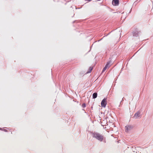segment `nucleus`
Returning <instances> with one entry per match:
<instances>
[{
  "mask_svg": "<svg viewBox=\"0 0 153 153\" xmlns=\"http://www.w3.org/2000/svg\"><path fill=\"white\" fill-rule=\"evenodd\" d=\"M91 134L93 138L101 142H103L105 143L106 142L105 137L100 133L94 131L91 132Z\"/></svg>",
  "mask_w": 153,
  "mask_h": 153,
  "instance_id": "nucleus-1",
  "label": "nucleus"
},
{
  "mask_svg": "<svg viewBox=\"0 0 153 153\" xmlns=\"http://www.w3.org/2000/svg\"><path fill=\"white\" fill-rule=\"evenodd\" d=\"M107 104V98L103 99L101 102V106L102 107L105 108Z\"/></svg>",
  "mask_w": 153,
  "mask_h": 153,
  "instance_id": "nucleus-2",
  "label": "nucleus"
},
{
  "mask_svg": "<svg viewBox=\"0 0 153 153\" xmlns=\"http://www.w3.org/2000/svg\"><path fill=\"white\" fill-rule=\"evenodd\" d=\"M133 126L132 125H127L125 127V131L127 132L130 131L133 128Z\"/></svg>",
  "mask_w": 153,
  "mask_h": 153,
  "instance_id": "nucleus-3",
  "label": "nucleus"
},
{
  "mask_svg": "<svg viewBox=\"0 0 153 153\" xmlns=\"http://www.w3.org/2000/svg\"><path fill=\"white\" fill-rule=\"evenodd\" d=\"M141 111L140 110L136 112L134 114V115L133 117L134 118L137 119L138 117H140Z\"/></svg>",
  "mask_w": 153,
  "mask_h": 153,
  "instance_id": "nucleus-4",
  "label": "nucleus"
},
{
  "mask_svg": "<svg viewBox=\"0 0 153 153\" xmlns=\"http://www.w3.org/2000/svg\"><path fill=\"white\" fill-rule=\"evenodd\" d=\"M132 34L133 36L137 37L139 36V33L137 30H134L133 31Z\"/></svg>",
  "mask_w": 153,
  "mask_h": 153,
  "instance_id": "nucleus-5",
  "label": "nucleus"
},
{
  "mask_svg": "<svg viewBox=\"0 0 153 153\" xmlns=\"http://www.w3.org/2000/svg\"><path fill=\"white\" fill-rule=\"evenodd\" d=\"M112 3L114 6H117L119 4V0H112Z\"/></svg>",
  "mask_w": 153,
  "mask_h": 153,
  "instance_id": "nucleus-6",
  "label": "nucleus"
},
{
  "mask_svg": "<svg viewBox=\"0 0 153 153\" xmlns=\"http://www.w3.org/2000/svg\"><path fill=\"white\" fill-rule=\"evenodd\" d=\"M97 96V92L94 93L92 94L93 99H95L96 98Z\"/></svg>",
  "mask_w": 153,
  "mask_h": 153,
  "instance_id": "nucleus-7",
  "label": "nucleus"
},
{
  "mask_svg": "<svg viewBox=\"0 0 153 153\" xmlns=\"http://www.w3.org/2000/svg\"><path fill=\"white\" fill-rule=\"evenodd\" d=\"M93 69V68L92 67H90L89 68L88 71V72H87V73H90L92 71V70Z\"/></svg>",
  "mask_w": 153,
  "mask_h": 153,
  "instance_id": "nucleus-8",
  "label": "nucleus"
},
{
  "mask_svg": "<svg viewBox=\"0 0 153 153\" xmlns=\"http://www.w3.org/2000/svg\"><path fill=\"white\" fill-rule=\"evenodd\" d=\"M111 61L107 62L106 64L105 65V66L107 68L108 67H109V65H110V63Z\"/></svg>",
  "mask_w": 153,
  "mask_h": 153,
  "instance_id": "nucleus-9",
  "label": "nucleus"
},
{
  "mask_svg": "<svg viewBox=\"0 0 153 153\" xmlns=\"http://www.w3.org/2000/svg\"><path fill=\"white\" fill-rule=\"evenodd\" d=\"M82 108H84L85 107H86V104H85V103H83L82 104Z\"/></svg>",
  "mask_w": 153,
  "mask_h": 153,
  "instance_id": "nucleus-10",
  "label": "nucleus"
},
{
  "mask_svg": "<svg viewBox=\"0 0 153 153\" xmlns=\"http://www.w3.org/2000/svg\"><path fill=\"white\" fill-rule=\"evenodd\" d=\"M107 68V67L105 66L102 70V72H104L105 71V70Z\"/></svg>",
  "mask_w": 153,
  "mask_h": 153,
  "instance_id": "nucleus-11",
  "label": "nucleus"
},
{
  "mask_svg": "<svg viewBox=\"0 0 153 153\" xmlns=\"http://www.w3.org/2000/svg\"><path fill=\"white\" fill-rule=\"evenodd\" d=\"M1 129V130L5 132H7L8 131L6 129H3L2 128V129Z\"/></svg>",
  "mask_w": 153,
  "mask_h": 153,
  "instance_id": "nucleus-12",
  "label": "nucleus"
},
{
  "mask_svg": "<svg viewBox=\"0 0 153 153\" xmlns=\"http://www.w3.org/2000/svg\"><path fill=\"white\" fill-rule=\"evenodd\" d=\"M112 31H111V32H110L109 33H108V34H107L106 35H105V36H104V37H103L102 38V39H100V40H102V39H103V37H105V36H108V35H109V34L111 33V32Z\"/></svg>",
  "mask_w": 153,
  "mask_h": 153,
  "instance_id": "nucleus-13",
  "label": "nucleus"
},
{
  "mask_svg": "<svg viewBox=\"0 0 153 153\" xmlns=\"http://www.w3.org/2000/svg\"><path fill=\"white\" fill-rule=\"evenodd\" d=\"M137 1H135L134 2V4H137Z\"/></svg>",
  "mask_w": 153,
  "mask_h": 153,
  "instance_id": "nucleus-14",
  "label": "nucleus"
},
{
  "mask_svg": "<svg viewBox=\"0 0 153 153\" xmlns=\"http://www.w3.org/2000/svg\"><path fill=\"white\" fill-rule=\"evenodd\" d=\"M131 9L130 11V12H129V13H130L131 12Z\"/></svg>",
  "mask_w": 153,
  "mask_h": 153,
  "instance_id": "nucleus-15",
  "label": "nucleus"
},
{
  "mask_svg": "<svg viewBox=\"0 0 153 153\" xmlns=\"http://www.w3.org/2000/svg\"><path fill=\"white\" fill-rule=\"evenodd\" d=\"M75 22V21H74L73 22V23H74Z\"/></svg>",
  "mask_w": 153,
  "mask_h": 153,
  "instance_id": "nucleus-16",
  "label": "nucleus"
},
{
  "mask_svg": "<svg viewBox=\"0 0 153 153\" xmlns=\"http://www.w3.org/2000/svg\"><path fill=\"white\" fill-rule=\"evenodd\" d=\"M1 129H2V128H0V130H1Z\"/></svg>",
  "mask_w": 153,
  "mask_h": 153,
  "instance_id": "nucleus-17",
  "label": "nucleus"
}]
</instances>
